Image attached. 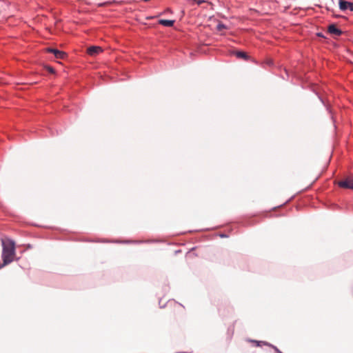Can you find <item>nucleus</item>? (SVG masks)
Segmentation results:
<instances>
[{
  "mask_svg": "<svg viewBox=\"0 0 353 353\" xmlns=\"http://www.w3.org/2000/svg\"><path fill=\"white\" fill-rule=\"evenodd\" d=\"M3 250L2 259L3 264H0V269L13 261L15 256V244L14 242L9 239H1Z\"/></svg>",
  "mask_w": 353,
  "mask_h": 353,
  "instance_id": "f257e3e1",
  "label": "nucleus"
},
{
  "mask_svg": "<svg viewBox=\"0 0 353 353\" xmlns=\"http://www.w3.org/2000/svg\"><path fill=\"white\" fill-rule=\"evenodd\" d=\"M235 54L238 58L248 59V55L244 52H236Z\"/></svg>",
  "mask_w": 353,
  "mask_h": 353,
  "instance_id": "6e6552de",
  "label": "nucleus"
},
{
  "mask_svg": "<svg viewBox=\"0 0 353 353\" xmlns=\"http://www.w3.org/2000/svg\"><path fill=\"white\" fill-rule=\"evenodd\" d=\"M176 319V314H175V313H174V314H173V316H172V320H173V321H175Z\"/></svg>",
  "mask_w": 353,
  "mask_h": 353,
  "instance_id": "ddd939ff",
  "label": "nucleus"
},
{
  "mask_svg": "<svg viewBox=\"0 0 353 353\" xmlns=\"http://www.w3.org/2000/svg\"><path fill=\"white\" fill-rule=\"evenodd\" d=\"M46 68L49 72L52 74L54 73V69L53 68L50 66H46Z\"/></svg>",
  "mask_w": 353,
  "mask_h": 353,
  "instance_id": "9d476101",
  "label": "nucleus"
},
{
  "mask_svg": "<svg viewBox=\"0 0 353 353\" xmlns=\"http://www.w3.org/2000/svg\"><path fill=\"white\" fill-rule=\"evenodd\" d=\"M328 32L335 36H340L342 34V31L339 29L335 24H331L327 28Z\"/></svg>",
  "mask_w": 353,
  "mask_h": 353,
  "instance_id": "423d86ee",
  "label": "nucleus"
},
{
  "mask_svg": "<svg viewBox=\"0 0 353 353\" xmlns=\"http://www.w3.org/2000/svg\"><path fill=\"white\" fill-rule=\"evenodd\" d=\"M161 25L166 27H172L174 25V21L168 19H161L159 21Z\"/></svg>",
  "mask_w": 353,
  "mask_h": 353,
  "instance_id": "0eeeda50",
  "label": "nucleus"
},
{
  "mask_svg": "<svg viewBox=\"0 0 353 353\" xmlns=\"http://www.w3.org/2000/svg\"><path fill=\"white\" fill-rule=\"evenodd\" d=\"M279 353H282L281 351Z\"/></svg>",
  "mask_w": 353,
  "mask_h": 353,
  "instance_id": "dca6fc26",
  "label": "nucleus"
},
{
  "mask_svg": "<svg viewBox=\"0 0 353 353\" xmlns=\"http://www.w3.org/2000/svg\"><path fill=\"white\" fill-rule=\"evenodd\" d=\"M144 1H149L150 0H143Z\"/></svg>",
  "mask_w": 353,
  "mask_h": 353,
  "instance_id": "2eb2a0df",
  "label": "nucleus"
},
{
  "mask_svg": "<svg viewBox=\"0 0 353 353\" xmlns=\"http://www.w3.org/2000/svg\"><path fill=\"white\" fill-rule=\"evenodd\" d=\"M46 51L52 53L57 59H65L67 57V54L63 52L54 48H47Z\"/></svg>",
  "mask_w": 353,
  "mask_h": 353,
  "instance_id": "7ed1b4c3",
  "label": "nucleus"
},
{
  "mask_svg": "<svg viewBox=\"0 0 353 353\" xmlns=\"http://www.w3.org/2000/svg\"><path fill=\"white\" fill-rule=\"evenodd\" d=\"M225 28H226L225 26L223 23H219L217 25V30L219 31H221L223 29H225Z\"/></svg>",
  "mask_w": 353,
  "mask_h": 353,
  "instance_id": "1a4fd4ad",
  "label": "nucleus"
},
{
  "mask_svg": "<svg viewBox=\"0 0 353 353\" xmlns=\"http://www.w3.org/2000/svg\"><path fill=\"white\" fill-rule=\"evenodd\" d=\"M182 306L181 305H176L175 306V311L176 312H179V311H182V309H181Z\"/></svg>",
  "mask_w": 353,
  "mask_h": 353,
  "instance_id": "9b49d317",
  "label": "nucleus"
},
{
  "mask_svg": "<svg viewBox=\"0 0 353 353\" xmlns=\"http://www.w3.org/2000/svg\"><path fill=\"white\" fill-rule=\"evenodd\" d=\"M339 4L341 10H345L348 9L350 11H353V3L348 2L345 0H339Z\"/></svg>",
  "mask_w": 353,
  "mask_h": 353,
  "instance_id": "20e7f679",
  "label": "nucleus"
},
{
  "mask_svg": "<svg viewBox=\"0 0 353 353\" xmlns=\"http://www.w3.org/2000/svg\"><path fill=\"white\" fill-rule=\"evenodd\" d=\"M198 5H200L204 2H206L208 0H194Z\"/></svg>",
  "mask_w": 353,
  "mask_h": 353,
  "instance_id": "f8f14e48",
  "label": "nucleus"
},
{
  "mask_svg": "<svg viewBox=\"0 0 353 353\" xmlns=\"http://www.w3.org/2000/svg\"><path fill=\"white\" fill-rule=\"evenodd\" d=\"M102 52L103 50L99 46H90L87 49L88 54L91 56H96Z\"/></svg>",
  "mask_w": 353,
  "mask_h": 353,
  "instance_id": "39448f33",
  "label": "nucleus"
},
{
  "mask_svg": "<svg viewBox=\"0 0 353 353\" xmlns=\"http://www.w3.org/2000/svg\"><path fill=\"white\" fill-rule=\"evenodd\" d=\"M337 184L342 188L353 190V176H348L338 181Z\"/></svg>",
  "mask_w": 353,
  "mask_h": 353,
  "instance_id": "f03ea898",
  "label": "nucleus"
},
{
  "mask_svg": "<svg viewBox=\"0 0 353 353\" xmlns=\"http://www.w3.org/2000/svg\"><path fill=\"white\" fill-rule=\"evenodd\" d=\"M275 350L279 353L280 350H279L276 347H275Z\"/></svg>",
  "mask_w": 353,
  "mask_h": 353,
  "instance_id": "4468645a",
  "label": "nucleus"
}]
</instances>
